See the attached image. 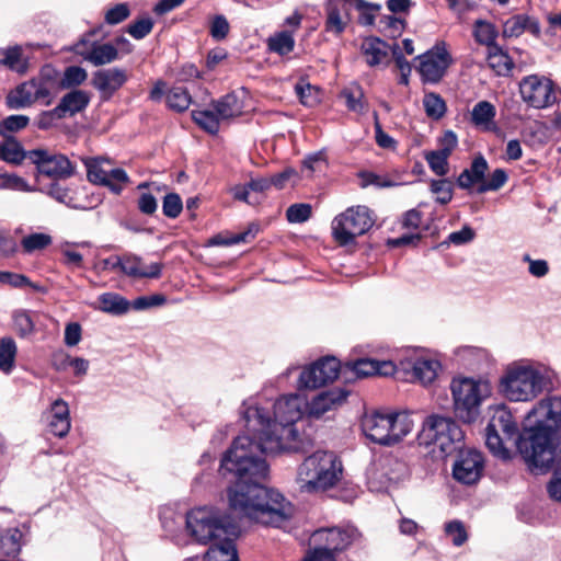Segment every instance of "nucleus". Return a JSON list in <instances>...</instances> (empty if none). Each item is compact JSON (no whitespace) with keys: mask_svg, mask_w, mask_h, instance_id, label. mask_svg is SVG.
Here are the masks:
<instances>
[{"mask_svg":"<svg viewBox=\"0 0 561 561\" xmlns=\"http://www.w3.org/2000/svg\"><path fill=\"white\" fill-rule=\"evenodd\" d=\"M34 82L26 81L18 85L7 95V106L10 110H20L35 103Z\"/></svg>","mask_w":561,"mask_h":561,"instance_id":"c85d7f7f","label":"nucleus"},{"mask_svg":"<svg viewBox=\"0 0 561 561\" xmlns=\"http://www.w3.org/2000/svg\"><path fill=\"white\" fill-rule=\"evenodd\" d=\"M0 141V160L12 165H20L27 158L30 151L24 150L22 144L13 136H3Z\"/></svg>","mask_w":561,"mask_h":561,"instance_id":"bb28decb","label":"nucleus"},{"mask_svg":"<svg viewBox=\"0 0 561 561\" xmlns=\"http://www.w3.org/2000/svg\"><path fill=\"white\" fill-rule=\"evenodd\" d=\"M30 161L38 173L54 180L69 179L76 172L75 164L65 154L51 153L47 149L30 150Z\"/></svg>","mask_w":561,"mask_h":561,"instance_id":"f8f14e48","label":"nucleus"},{"mask_svg":"<svg viewBox=\"0 0 561 561\" xmlns=\"http://www.w3.org/2000/svg\"><path fill=\"white\" fill-rule=\"evenodd\" d=\"M295 92L301 104L305 106H313L318 103V89L306 80H299L295 85Z\"/></svg>","mask_w":561,"mask_h":561,"instance_id":"5fc2aeb1","label":"nucleus"},{"mask_svg":"<svg viewBox=\"0 0 561 561\" xmlns=\"http://www.w3.org/2000/svg\"><path fill=\"white\" fill-rule=\"evenodd\" d=\"M47 194L61 204L72 208H78V206L73 203V197L69 194V190L67 187L60 186L58 183L50 184Z\"/></svg>","mask_w":561,"mask_h":561,"instance_id":"69168bd1","label":"nucleus"},{"mask_svg":"<svg viewBox=\"0 0 561 561\" xmlns=\"http://www.w3.org/2000/svg\"><path fill=\"white\" fill-rule=\"evenodd\" d=\"M445 533L451 538L455 546H462L467 539L468 534L463 524L460 520H451L445 525Z\"/></svg>","mask_w":561,"mask_h":561,"instance_id":"bf43d9fd","label":"nucleus"},{"mask_svg":"<svg viewBox=\"0 0 561 561\" xmlns=\"http://www.w3.org/2000/svg\"><path fill=\"white\" fill-rule=\"evenodd\" d=\"M183 209V203L179 194L169 193L164 196L162 210L168 218H176Z\"/></svg>","mask_w":561,"mask_h":561,"instance_id":"052dcab7","label":"nucleus"},{"mask_svg":"<svg viewBox=\"0 0 561 561\" xmlns=\"http://www.w3.org/2000/svg\"><path fill=\"white\" fill-rule=\"evenodd\" d=\"M374 222L371 211L367 206L348 207L332 220V237L342 247L352 244L357 237L365 234Z\"/></svg>","mask_w":561,"mask_h":561,"instance_id":"9b49d317","label":"nucleus"},{"mask_svg":"<svg viewBox=\"0 0 561 561\" xmlns=\"http://www.w3.org/2000/svg\"><path fill=\"white\" fill-rule=\"evenodd\" d=\"M34 82V93L36 102L43 105H50L59 91V82L42 71L38 78L32 79Z\"/></svg>","mask_w":561,"mask_h":561,"instance_id":"a878e982","label":"nucleus"},{"mask_svg":"<svg viewBox=\"0 0 561 561\" xmlns=\"http://www.w3.org/2000/svg\"><path fill=\"white\" fill-rule=\"evenodd\" d=\"M530 428L528 415L525 420V426L522 434H518L517 423L512 413L505 408H499L493 413L485 428V445L489 450L501 459L510 458V450L504 446L506 440H514L517 449L518 442L526 430ZM520 451V450H518ZM522 454V453H519ZM523 457V455H520Z\"/></svg>","mask_w":561,"mask_h":561,"instance_id":"1a4fd4ad","label":"nucleus"},{"mask_svg":"<svg viewBox=\"0 0 561 561\" xmlns=\"http://www.w3.org/2000/svg\"><path fill=\"white\" fill-rule=\"evenodd\" d=\"M301 400L291 394L273 404V417L267 408L243 404L242 417L249 428H263L267 433V449L286 453H307L313 447L311 431L300 430Z\"/></svg>","mask_w":561,"mask_h":561,"instance_id":"f03ea898","label":"nucleus"},{"mask_svg":"<svg viewBox=\"0 0 561 561\" xmlns=\"http://www.w3.org/2000/svg\"><path fill=\"white\" fill-rule=\"evenodd\" d=\"M449 157L439 150L428 151L424 156L430 169L438 176H445L449 172Z\"/></svg>","mask_w":561,"mask_h":561,"instance_id":"8fccbe9b","label":"nucleus"},{"mask_svg":"<svg viewBox=\"0 0 561 561\" xmlns=\"http://www.w3.org/2000/svg\"><path fill=\"white\" fill-rule=\"evenodd\" d=\"M488 66L497 75L507 77L511 75L514 62L512 58L499 45L489 48Z\"/></svg>","mask_w":561,"mask_h":561,"instance_id":"2f4dec72","label":"nucleus"},{"mask_svg":"<svg viewBox=\"0 0 561 561\" xmlns=\"http://www.w3.org/2000/svg\"><path fill=\"white\" fill-rule=\"evenodd\" d=\"M496 110L489 101L478 102L471 111V122L476 126L488 127L495 117Z\"/></svg>","mask_w":561,"mask_h":561,"instance_id":"a19ab883","label":"nucleus"},{"mask_svg":"<svg viewBox=\"0 0 561 561\" xmlns=\"http://www.w3.org/2000/svg\"><path fill=\"white\" fill-rule=\"evenodd\" d=\"M528 424L518 448L534 473L549 471L556 460V442L561 424V396L539 401L528 412Z\"/></svg>","mask_w":561,"mask_h":561,"instance_id":"7ed1b4c3","label":"nucleus"},{"mask_svg":"<svg viewBox=\"0 0 561 561\" xmlns=\"http://www.w3.org/2000/svg\"><path fill=\"white\" fill-rule=\"evenodd\" d=\"M48 428L51 434L62 438L71 427L69 408L66 401L57 399L51 403L49 413L47 414Z\"/></svg>","mask_w":561,"mask_h":561,"instance_id":"b1692460","label":"nucleus"},{"mask_svg":"<svg viewBox=\"0 0 561 561\" xmlns=\"http://www.w3.org/2000/svg\"><path fill=\"white\" fill-rule=\"evenodd\" d=\"M551 385V370L538 363L519 362L507 366L500 380L503 396L512 402H528Z\"/></svg>","mask_w":561,"mask_h":561,"instance_id":"20e7f679","label":"nucleus"},{"mask_svg":"<svg viewBox=\"0 0 561 561\" xmlns=\"http://www.w3.org/2000/svg\"><path fill=\"white\" fill-rule=\"evenodd\" d=\"M451 393L456 416L465 423H473L480 415L481 402L490 396V385L470 378L453 380Z\"/></svg>","mask_w":561,"mask_h":561,"instance_id":"9d476101","label":"nucleus"},{"mask_svg":"<svg viewBox=\"0 0 561 561\" xmlns=\"http://www.w3.org/2000/svg\"><path fill=\"white\" fill-rule=\"evenodd\" d=\"M30 123L26 115H10L0 122V135L8 136L5 133H15L25 128Z\"/></svg>","mask_w":561,"mask_h":561,"instance_id":"4d7b16f0","label":"nucleus"},{"mask_svg":"<svg viewBox=\"0 0 561 561\" xmlns=\"http://www.w3.org/2000/svg\"><path fill=\"white\" fill-rule=\"evenodd\" d=\"M526 31L539 38L541 35L539 21L527 14H515L504 22L502 35L510 38L519 37Z\"/></svg>","mask_w":561,"mask_h":561,"instance_id":"5701e85b","label":"nucleus"},{"mask_svg":"<svg viewBox=\"0 0 561 561\" xmlns=\"http://www.w3.org/2000/svg\"><path fill=\"white\" fill-rule=\"evenodd\" d=\"M356 1L346 2L344 0H327L324 3L325 11V31L334 35H341L351 22L352 8H363Z\"/></svg>","mask_w":561,"mask_h":561,"instance_id":"a211bd4d","label":"nucleus"},{"mask_svg":"<svg viewBox=\"0 0 561 561\" xmlns=\"http://www.w3.org/2000/svg\"><path fill=\"white\" fill-rule=\"evenodd\" d=\"M192 103V96L186 88L173 87L167 93V104L175 112L186 111Z\"/></svg>","mask_w":561,"mask_h":561,"instance_id":"ea45409f","label":"nucleus"},{"mask_svg":"<svg viewBox=\"0 0 561 561\" xmlns=\"http://www.w3.org/2000/svg\"><path fill=\"white\" fill-rule=\"evenodd\" d=\"M347 108L352 112L362 113L365 110L364 92L357 84H352L341 92Z\"/></svg>","mask_w":561,"mask_h":561,"instance_id":"49530a36","label":"nucleus"},{"mask_svg":"<svg viewBox=\"0 0 561 561\" xmlns=\"http://www.w3.org/2000/svg\"><path fill=\"white\" fill-rule=\"evenodd\" d=\"M342 472V463L333 453L316 451L299 466L297 480L302 492H323L340 481Z\"/></svg>","mask_w":561,"mask_h":561,"instance_id":"39448f33","label":"nucleus"},{"mask_svg":"<svg viewBox=\"0 0 561 561\" xmlns=\"http://www.w3.org/2000/svg\"><path fill=\"white\" fill-rule=\"evenodd\" d=\"M430 190L436 195V202L442 205L448 204L453 198L454 186L448 179L432 180Z\"/></svg>","mask_w":561,"mask_h":561,"instance_id":"603ef678","label":"nucleus"},{"mask_svg":"<svg viewBox=\"0 0 561 561\" xmlns=\"http://www.w3.org/2000/svg\"><path fill=\"white\" fill-rule=\"evenodd\" d=\"M245 427L249 435L238 436L221 460V469L236 477L228 489L229 507L239 517L279 527L291 518L294 507L283 494L262 485L268 476L263 456L286 451L267 449V433L260 426Z\"/></svg>","mask_w":561,"mask_h":561,"instance_id":"f257e3e1","label":"nucleus"},{"mask_svg":"<svg viewBox=\"0 0 561 561\" xmlns=\"http://www.w3.org/2000/svg\"><path fill=\"white\" fill-rule=\"evenodd\" d=\"M394 373L392 362L374 360L369 358H360L355 362H347L342 367V376L345 381H353L375 375L390 376Z\"/></svg>","mask_w":561,"mask_h":561,"instance_id":"f3484780","label":"nucleus"},{"mask_svg":"<svg viewBox=\"0 0 561 561\" xmlns=\"http://www.w3.org/2000/svg\"><path fill=\"white\" fill-rule=\"evenodd\" d=\"M356 536L357 531L352 527L320 528L312 533L310 543L319 551L328 552L335 557L336 552L347 549Z\"/></svg>","mask_w":561,"mask_h":561,"instance_id":"4468645a","label":"nucleus"},{"mask_svg":"<svg viewBox=\"0 0 561 561\" xmlns=\"http://www.w3.org/2000/svg\"><path fill=\"white\" fill-rule=\"evenodd\" d=\"M13 325L21 337H25L32 334L35 330V323L31 316V312L27 310H16L13 313Z\"/></svg>","mask_w":561,"mask_h":561,"instance_id":"3c124183","label":"nucleus"},{"mask_svg":"<svg viewBox=\"0 0 561 561\" xmlns=\"http://www.w3.org/2000/svg\"><path fill=\"white\" fill-rule=\"evenodd\" d=\"M192 118L202 129L211 135H216L219 131L221 118L214 108L194 110L192 111Z\"/></svg>","mask_w":561,"mask_h":561,"instance_id":"c9c22d12","label":"nucleus"},{"mask_svg":"<svg viewBox=\"0 0 561 561\" xmlns=\"http://www.w3.org/2000/svg\"><path fill=\"white\" fill-rule=\"evenodd\" d=\"M112 162L108 159L99 158L90 160L85 163L87 175L91 183L101 185L105 181L108 169L112 167Z\"/></svg>","mask_w":561,"mask_h":561,"instance_id":"37998d69","label":"nucleus"},{"mask_svg":"<svg viewBox=\"0 0 561 561\" xmlns=\"http://www.w3.org/2000/svg\"><path fill=\"white\" fill-rule=\"evenodd\" d=\"M75 51L93 66H103L118 59V50L111 43H92L88 46L85 39H81L75 46Z\"/></svg>","mask_w":561,"mask_h":561,"instance_id":"412c9836","label":"nucleus"},{"mask_svg":"<svg viewBox=\"0 0 561 561\" xmlns=\"http://www.w3.org/2000/svg\"><path fill=\"white\" fill-rule=\"evenodd\" d=\"M100 310L106 313L121 316L128 311L129 302L121 295L115 293H105L99 297Z\"/></svg>","mask_w":561,"mask_h":561,"instance_id":"f704fd0d","label":"nucleus"},{"mask_svg":"<svg viewBox=\"0 0 561 561\" xmlns=\"http://www.w3.org/2000/svg\"><path fill=\"white\" fill-rule=\"evenodd\" d=\"M128 80L126 70L122 68L101 69L93 73L91 84L104 100L111 99Z\"/></svg>","mask_w":561,"mask_h":561,"instance_id":"aec40b11","label":"nucleus"},{"mask_svg":"<svg viewBox=\"0 0 561 561\" xmlns=\"http://www.w3.org/2000/svg\"><path fill=\"white\" fill-rule=\"evenodd\" d=\"M0 66H4L18 73H25L28 68V61L23 54L22 47L15 45L0 48Z\"/></svg>","mask_w":561,"mask_h":561,"instance_id":"c756f323","label":"nucleus"},{"mask_svg":"<svg viewBox=\"0 0 561 561\" xmlns=\"http://www.w3.org/2000/svg\"><path fill=\"white\" fill-rule=\"evenodd\" d=\"M483 457L480 451H461L458 460L453 466L454 478L463 484H473L482 476Z\"/></svg>","mask_w":561,"mask_h":561,"instance_id":"6ab92c4d","label":"nucleus"},{"mask_svg":"<svg viewBox=\"0 0 561 561\" xmlns=\"http://www.w3.org/2000/svg\"><path fill=\"white\" fill-rule=\"evenodd\" d=\"M141 265V259L136 255H126L123 257L122 272L130 277L137 278H159L162 272L161 263H151V270L148 272L138 270Z\"/></svg>","mask_w":561,"mask_h":561,"instance_id":"7c9ffc66","label":"nucleus"},{"mask_svg":"<svg viewBox=\"0 0 561 561\" xmlns=\"http://www.w3.org/2000/svg\"><path fill=\"white\" fill-rule=\"evenodd\" d=\"M519 92L523 101L535 108L551 106L557 100L553 82L543 76L525 77L519 83Z\"/></svg>","mask_w":561,"mask_h":561,"instance_id":"ddd939ff","label":"nucleus"},{"mask_svg":"<svg viewBox=\"0 0 561 561\" xmlns=\"http://www.w3.org/2000/svg\"><path fill=\"white\" fill-rule=\"evenodd\" d=\"M348 393L347 390L341 388L320 392L309 402L308 415L310 417L320 419L327 412L341 407L345 402Z\"/></svg>","mask_w":561,"mask_h":561,"instance_id":"4be33fe9","label":"nucleus"},{"mask_svg":"<svg viewBox=\"0 0 561 561\" xmlns=\"http://www.w3.org/2000/svg\"><path fill=\"white\" fill-rule=\"evenodd\" d=\"M65 118L61 116V112L58 111V106L54 107L50 111L42 112L36 121V125L39 129H49L53 127L58 119Z\"/></svg>","mask_w":561,"mask_h":561,"instance_id":"774afa93","label":"nucleus"},{"mask_svg":"<svg viewBox=\"0 0 561 561\" xmlns=\"http://www.w3.org/2000/svg\"><path fill=\"white\" fill-rule=\"evenodd\" d=\"M0 283L8 284L13 288H22L30 286L33 290L38 293H46V289L36 283H33L26 275L13 272H0Z\"/></svg>","mask_w":561,"mask_h":561,"instance_id":"a18cd8bd","label":"nucleus"},{"mask_svg":"<svg viewBox=\"0 0 561 561\" xmlns=\"http://www.w3.org/2000/svg\"><path fill=\"white\" fill-rule=\"evenodd\" d=\"M423 106L426 115L432 119H440L446 111L447 106L444 99L434 92L426 93L423 98Z\"/></svg>","mask_w":561,"mask_h":561,"instance_id":"c03bdc74","label":"nucleus"},{"mask_svg":"<svg viewBox=\"0 0 561 561\" xmlns=\"http://www.w3.org/2000/svg\"><path fill=\"white\" fill-rule=\"evenodd\" d=\"M417 59L416 70L425 83H438L451 64V56L444 45L434 46L432 49L417 56Z\"/></svg>","mask_w":561,"mask_h":561,"instance_id":"2eb2a0df","label":"nucleus"},{"mask_svg":"<svg viewBox=\"0 0 561 561\" xmlns=\"http://www.w3.org/2000/svg\"><path fill=\"white\" fill-rule=\"evenodd\" d=\"M186 528L191 536L202 545L214 541V545L222 540H234L240 531V526L226 516H218L213 508L199 507L192 510L186 515Z\"/></svg>","mask_w":561,"mask_h":561,"instance_id":"0eeeda50","label":"nucleus"},{"mask_svg":"<svg viewBox=\"0 0 561 561\" xmlns=\"http://www.w3.org/2000/svg\"><path fill=\"white\" fill-rule=\"evenodd\" d=\"M267 47L279 56L288 55L295 47L294 36L288 31L278 32L267 39Z\"/></svg>","mask_w":561,"mask_h":561,"instance_id":"4c0bfd02","label":"nucleus"},{"mask_svg":"<svg viewBox=\"0 0 561 561\" xmlns=\"http://www.w3.org/2000/svg\"><path fill=\"white\" fill-rule=\"evenodd\" d=\"M91 100V95L84 90H71L66 93L58 103V111L61 112V116H73L87 108Z\"/></svg>","mask_w":561,"mask_h":561,"instance_id":"393cba45","label":"nucleus"},{"mask_svg":"<svg viewBox=\"0 0 561 561\" xmlns=\"http://www.w3.org/2000/svg\"><path fill=\"white\" fill-rule=\"evenodd\" d=\"M497 35L499 32L494 24L483 20L476 21L473 36L479 44L485 45L488 48L496 46L495 39Z\"/></svg>","mask_w":561,"mask_h":561,"instance_id":"58836bf2","label":"nucleus"},{"mask_svg":"<svg viewBox=\"0 0 561 561\" xmlns=\"http://www.w3.org/2000/svg\"><path fill=\"white\" fill-rule=\"evenodd\" d=\"M312 214L309 204H293L286 210V218L291 224H301L307 221Z\"/></svg>","mask_w":561,"mask_h":561,"instance_id":"13d9d810","label":"nucleus"},{"mask_svg":"<svg viewBox=\"0 0 561 561\" xmlns=\"http://www.w3.org/2000/svg\"><path fill=\"white\" fill-rule=\"evenodd\" d=\"M386 43L379 38H366L362 44V51L369 66H377L387 57Z\"/></svg>","mask_w":561,"mask_h":561,"instance_id":"473e14b6","label":"nucleus"},{"mask_svg":"<svg viewBox=\"0 0 561 561\" xmlns=\"http://www.w3.org/2000/svg\"><path fill=\"white\" fill-rule=\"evenodd\" d=\"M206 558H218L222 557L224 560L220 561H239L237 556V549L234 546V540H222L220 543H216L209 547L206 552Z\"/></svg>","mask_w":561,"mask_h":561,"instance_id":"09e8293b","label":"nucleus"},{"mask_svg":"<svg viewBox=\"0 0 561 561\" xmlns=\"http://www.w3.org/2000/svg\"><path fill=\"white\" fill-rule=\"evenodd\" d=\"M18 347L15 341L5 336L0 340V370L10 374L14 367Z\"/></svg>","mask_w":561,"mask_h":561,"instance_id":"e433bc0d","label":"nucleus"},{"mask_svg":"<svg viewBox=\"0 0 561 561\" xmlns=\"http://www.w3.org/2000/svg\"><path fill=\"white\" fill-rule=\"evenodd\" d=\"M506 172L503 169H496L488 180L484 179V181L478 186L477 192L479 194H483L489 191H497L506 183Z\"/></svg>","mask_w":561,"mask_h":561,"instance_id":"6e6d98bb","label":"nucleus"},{"mask_svg":"<svg viewBox=\"0 0 561 561\" xmlns=\"http://www.w3.org/2000/svg\"><path fill=\"white\" fill-rule=\"evenodd\" d=\"M465 434L450 417L430 415L417 435L420 445L434 446L443 456H449L462 447Z\"/></svg>","mask_w":561,"mask_h":561,"instance_id":"6e6552de","label":"nucleus"},{"mask_svg":"<svg viewBox=\"0 0 561 561\" xmlns=\"http://www.w3.org/2000/svg\"><path fill=\"white\" fill-rule=\"evenodd\" d=\"M128 183L129 176L126 171L122 168H115L112 165L107 171L105 181H103L101 185L108 187L112 193L119 195L123 192L124 186Z\"/></svg>","mask_w":561,"mask_h":561,"instance_id":"79ce46f5","label":"nucleus"},{"mask_svg":"<svg viewBox=\"0 0 561 561\" xmlns=\"http://www.w3.org/2000/svg\"><path fill=\"white\" fill-rule=\"evenodd\" d=\"M364 435L378 445L393 446L411 433L414 422L407 412L366 413L360 422Z\"/></svg>","mask_w":561,"mask_h":561,"instance_id":"423d86ee","label":"nucleus"},{"mask_svg":"<svg viewBox=\"0 0 561 561\" xmlns=\"http://www.w3.org/2000/svg\"><path fill=\"white\" fill-rule=\"evenodd\" d=\"M342 367L335 357H324L305 368L299 377L300 387L316 389L333 381Z\"/></svg>","mask_w":561,"mask_h":561,"instance_id":"dca6fc26","label":"nucleus"},{"mask_svg":"<svg viewBox=\"0 0 561 561\" xmlns=\"http://www.w3.org/2000/svg\"><path fill=\"white\" fill-rule=\"evenodd\" d=\"M129 15V5L127 3H117L105 12L104 21L110 25H116L125 21Z\"/></svg>","mask_w":561,"mask_h":561,"instance_id":"680f3d73","label":"nucleus"},{"mask_svg":"<svg viewBox=\"0 0 561 561\" xmlns=\"http://www.w3.org/2000/svg\"><path fill=\"white\" fill-rule=\"evenodd\" d=\"M393 58L397 68L400 70V79L399 83L403 85H408L409 83V76L411 73V66L410 62L405 59V57L402 55L400 47L396 45L393 47Z\"/></svg>","mask_w":561,"mask_h":561,"instance_id":"0e129e2a","label":"nucleus"},{"mask_svg":"<svg viewBox=\"0 0 561 561\" xmlns=\"http://www.w3.org/2000/svg\"><path fill=\"white\" fill-rule=\"evenodd\" d=\"M87 77L88 73L83 68L79 66H70L65 69L64 76L58 82L61 89H69L83 83L87 80Z\"/></svg>","mask_w":561,"mask_h":561,"instance_id":"864d4df0","label":"nucleus"},{"mask_svg":"<svg viewBox=\"0 0 561 561\" xmlns=\"http://www.w3.org/2000/svg\"><path fill=\"white\" fill-rule=\"evenodd\" d=\"M211 106L217 112L221 121L240 116L243 112V101L236 92H230L220 99L213 101Z\"/></svg>","mask_w":561,"mask_h":561,"instance_id":"cd10ccee","label":"nucleus"},{"mask_svg":"<svg viewBox=\"0 0 561 561\" xmlns=\"http://www.w3.org/2000/svg\"><path fill=\"white\" fill-rule=\"evenodd\" d=\"M440 367V364L431 358H421L416 359L413 364V376L421 383L427 385L431 383L437 376V371Z\"/></svg>","mask_w":561,"mask_h":561,"instance_id":"72a5a7b5","label":"nucleus"},{"mask_svg":"<svg viewBox=\"0 0 561 561\" xmlns=\"http://www.w3.org/2000/svg\"><path fill=\"white\" fill-rule=\"evenodd\" d=\"M153 27V22L150 18H142L128 25L127 32L135 39L146 37Z\"/></svg>","mask_w":561,"mask_h":561,"instance_id":"e2e57ef3","label":"nucleus"},{"mask_svg":"<svg viewBox=\"0 0 561 561\" xmlns=\"http://www.w3.org/2000/svg\"><path fill=\"white\" fill-rule=\"evenodd\" d=\"M230 26L228 20L224 15H216L210 24V35L216 41H222L227 37Z\"/></svg>","mask_w":561,"mask_h":561,"instance_id":"338daca9","label":"nucleus"},{"mask_svg":"<svg viewBox=\"0 0 561 561\" xmlns=\"http://www.w3.org/2000/svg\"><path fill=\"white\" fill-rule=\"evenodd\" d=\"M53 242V239L49 234L44 232H35L31 233L28 236H25L21 240V245L23 249V252L26 254H31L35 251H41L46 249L48 245H50Z\"/></svg>","mask_w":561,"mask_h":561,"instance_id":"de8ad7c7","label":"nucleus"}]
</instances>
